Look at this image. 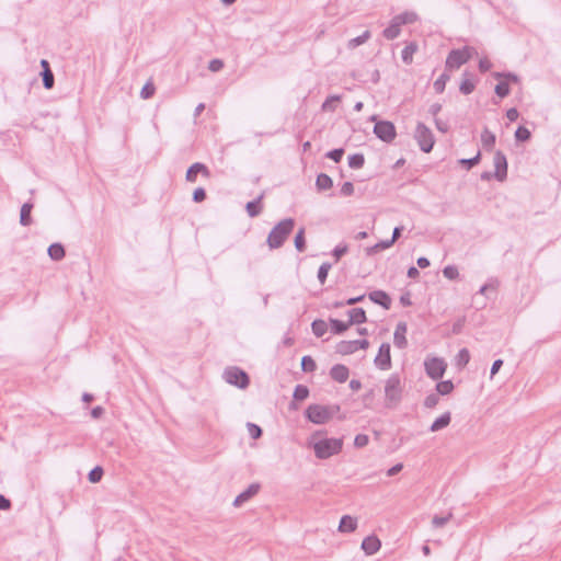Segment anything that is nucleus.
<instances>
[{
  "label": "nucleus",
  "instance_id": "f257e3e1",
  "mask_svg": "<svg viewBox=\"0 0 561 561\" xmlns=\"http://www.w3.org/2000/svg\"><path fill=\"white\" fill-rule=\"evenodd\" d=\"M295 227V220L293 218H285L273 227L267 236L266 243L271 250L280 248L289 234L293 232Z\"/></svg>",
  "mask_w": 561,
  "mask_h": 561
},
{
  "label": "nucleus",
  "instance_id": "f03ea898",
  "mask_svg": "<svg viewBox=\"0 0 561 561\" xmlns=\"http://www.w3.org/2000/svg\"><path fill=\"white\" fill-rule=\"evenodd\" d=\"M401 379L398 374H392L385 383V407L387 409H396L402 400Z\"/></svg>",
  "mask_w": 561,
  "mask_h": 561
},
{
  "label": "nucleus",
  "instance_id": "7ed1b4c3",
  "mask_svg": "<svg viewBox=\"0 0 561 561\" xmlns=\"http://www.w3.org/2000/svg\"><path fill=\"white\" fill-rule=\"evenodd\" d=\"M340 411L339 405L310 404L306 411V417L314 424H324Z\"/></svg>",
  "mask_w": 561,
  "mask_h": 561
},
{
  "label": "nucleus",
  "instance_id": "20e7f679",
  "mask_svg": "<svg viewBox=\"0 0 561 561\" xmlns=\"http://www.w3.org/2000/svg\"><path fill=\"white\" fill-rule=\"evenodd\" d=\"M343 447L342 438H323L313 444L316 457L319 459H328L339 454Z\"/></svg>",
  "mask_w": 561,
  "mask_h": 561
},
{
  "label": "nucleus",
  "instance_id": "39448f33",
  "mask_svg": "<svg viewBox=\"0 0 561 561\" xmlns=\"http://www.w3.org/2000/svg\"><path fill=\"white\" fill-rule=\"evenodd\" d=\"M414 138L423 152L428 153L432 151L435 138L432 130L425 124L417 123L414 131Z\"/></svg>",
  "mask_w": 561,
  "mask_h": 561
},
{
  "label": "nucleus",
  "instance_id": "423d86ee",
  "mask_svg": "<svg viewBox=\"0 0 561 561\" xmlns=\"http://www.w3.org/2000/svg\"><path fill=\"white\" fill-rule=\"evenodd\" d=\"M473 48L465 46L460 49H453L446 58V69H458L465 65L472 56Z\"/></svg>",
  "mask_w": 561,
  "mask_h": 561
},
{
  "label": "nucleus",
  "instance_id": "0eeeda50",
  "mask_svg": "<svg viewBox=\"0 0 561 561\" xmlns=\"http://www.w3.org/2000/svg\"><path fill=\"white\" fill-rule=\"evenodd\" d=\"M224 379L226 380V382L236 386L240 389H245L250 383L248 374L238 367L227 368L224 371Z\"/></svg>",
  "mask_w": 561,
  "mask_h": 561
},
{
  "label": "nucleus",
  "instance_id": "6e6552de",
  "mask_svg": "<svg viewBox=\"0 0 561 561\" xmlns=\"http://www.w3.org/2000/svg\"><path fill=\"white\" fill-rule=\"evenodd\" d=\"M375 121L374 134L377 138L385 142H391L396 138V127L393 123L389 121H376V116L371 117Z\"/></svg>",
  "mask_w": 561,
  "mask_h": 561
},
{
  "label": "nucleus",
  "instance_id": "1a4fd4ad",
  "mask_svg": "<svg viewBox=\"0 0 561 561\" xmlns=\"http://www.w3.org/2000/svg\"><path fill=\"white\" fill-rule=\"evenodd\" d=\"M424 366L427 376L434 380L442 378L447 367L444 359L438 357L426 359Z\"/></svg>",
  "mask_w": 561,
  "mask_h": 561
},
{
  "label": "nucleus",
  "instance_id": "9d476101",
  "mask_svg": "<svg viewBox=\"0 0 561 561\" xmlns=\"http://www.w3.org/2000/svg\"><path fill=\"white\" fill-rule=\"evenodd\" d=\"M493 164L495 168L493 173L494 178L497 181L503 182L507 178V160L502 151H495L493 157Z\"/></svg>",
  "mask_w": 561,
  "mask_h": 561
},
{
  "label": "nucleus",
  "instance_id": "9b49d317",
  "mask_svg": "<svg viewBox=\"0 0 561 561\" xmlns=\"http://www.w3.org/2000/svg\"><path fill=\"white\" fill-rule=\"evenodd\" d=\"M375 364L381 370H388L391 367V356H390V344L382 343L379 347V352L375 357Z\"/></svg>",
  "mask_w": 561,
  "mask_h": 561
},
{
  "label": "nucleus",
  "instance_id": "f8f14e48",
  "mask_svg": "<svg viewBox=\"0 0 561 561\" xmlns=\"http://www.w3.org/2000/svg\"><path fill=\"white\" fill-rule=\"evenodd\" d=\"M197 174H202L205 178H209L210 171L204 163L195 162L187 169L185 180L187 182L194 183L196 182Z\"/></svg>",
  "mask_w": 561,
  "mask_h": 561
},
{
  "label": "nucleus",
  "instance_id": "ddd939ff",
  "mask_svg": "<svg viewBox=\"0 0 561 561\" xmlns=\"http://www.w3.org/2000/svg\"><path fill=\"white\" fill-rule=\"evenodd\" d=\"M261 489L259 483L250 484L243 492H241L233 501V505L236 507L241 506L243 503L248 502L251 497L256 495Z\"/></svg>",
  "mask_w": 561,
  "mask_h": 561
},
{
  "label": "nucleus",
  "instance_id": "4468645a",
  "mask_svg": "<svg viewBox=\"0 0 561 561\" xmlns=\"http://www.w3.org/2000/svg\"><path fill=\"white\" fill-rule=\"evenodd\" d=\"M408 331V325L405 322H399L396 327L393 334V343L398 348H405L408 345V341L405 337Z\"/></svg>",
  "mask_w": 561,
  "mask_h": 561
},
{
  "label": "nucleus",
  "instance_id": "2eb2a0df",
  "mask_svg": "<svg viewBox=\"0 0 561 561\" xmlns=\"http://www.w3.org/2000/svg\"><path fill=\"white\" fill-rule=\"evenodd\" d=\"M368 297L373 302L381 306L386 310H389L391 307V298L383 290H374L369 293Z\"/></svg>",
  "mask_w": 561,
  "mask_h": 561
},
{
  "label": "nucleus",
  "instance_id": "dca6fc26",
  "mask_svg": "<svg viewBox=\"0 0 561 561\" xmlns=\"http://www.w3.org/2000/svg\"><path fill=\"white\" fill-rule=\"evenodd\" d=\"M381 542L376 536H368L362 542V549L366 554L371 556L380 549Z\"/></svg>",
  "mask_w": 561,
  "mask_h": 561
},
{
  "label": "nucleus",
  "instance_id": "f3484780",
  "mask_svg": "<svg viewBox=\"0 0 561 561\" xmlns=\"http://www.w3.org/2000/svg\"><path fill=\"white\" fill-rule=\"evenodd\" d=\"M350 370L345 365L336 364L330 370V376L337 382H345L348 379Z\"/></svg>",
  "mask_w": 561,
  "mask_h": 561
},
{
  "label": "nucleus",
  "instance_id": "a211bd4d",
  "mask_svg": "<svg viewBox=\"0 0 561 561\" xmlns=\"http://www.w3.org/2000/svg\"><path fill=\"white\" fill-rule=\"evenodd\" d=\"M472 77L473 76L468 71H465L462 75L459 91L465 95H468L474 91L476 82L473 81Z\"/></svg>",
  "mask_w": 561,
  "mask_h": 561
},
{
  "label": "nucleus",
  "instance_id": "6ab92c4d",
  "mask_svg": "<svg viewBox=\"0 0 561 561\" xmlns=\"http://www.w3.org/2000/svg\"><path fill=\"white\" fill-rule=\"evenodd\" d=\"M348 323L350 327L353 324H362L367 321L366 312L363 308H353L348 311Z\"/></svg>",
  "mask_w": 561,
  "mask_h": 561
},
{
  "label": "nucleus",
  "instance_id": "aec40b11",
  "mask_svg": "<svg viewBox=\"0 0 561 561\" xmlns=\"http://www.w3.org/2000/svg\"><path fill=\"white\" fill-rule=\"evenodd\" d=\"M401 34V26L391 19L389 25L382 31V36L388 41H393Z\"/></svg>",
  "mask_w": 561,
  "mask_h": 561
},
{
  "label": "nucleus",
  "instance_id": "412c9836",
  "mask_svg": "<svg viewBox=\"0 0 561 561\" xmlns=\"http://www.w3.org/2000/svg\"><path fill=\"white\" fill-rule=\"evenodd\" d=\"M394 21L399 23L400 26L407 24H413L419 20V15L413 11H404L400 14H397L392 18Z\"/></svg>",
  "mask_w": 561,
  "mask_h": 561
},
{
  "label": "nucleus",
  "instance_id": "4be33fe9",
  "mask_svg": "<svg viewBox=\"0 0 561 561\" xmlns=\"http://www.w3.org/2000/svg\"><path fill=\"white\" fill-rule=\"evenodd\" d=\"M263 197H264V194L262 193L254 201L247 203L245 209L250 217H257L262 213L261 202H262Z\"/></svg>",
  "mask_w": 561,
  "mask_h": 561
},
{
  "label": "nucleus",
  "instance_id": "5701e85b",
  "mask_svg": "<svg viewBox=\"0 0 561 561\" xmlns=\"http://www.w3.org/2000/svg\"><path fill=\"white\" fill-rule=\"evenodd\" d=\"M335 351L341 355H350L357 351L356 341H341L336 344Z\"/></svg>",
  "mask_w": 561,
  "mask_h": 561
},
{
  "label": "nucleus",
  "instance_id": "b1692460",
  "mask_svg": "<svg viewBox=\"0 0 561 561\" xmlns=\"http://www.w3.org/2000/svg\"><path fill=\"white\" fill-rule=\"evenodd\" d=\"M451 421V414L450 412H445L439 417H437L431 425L430 431L431 432H438L449 425Z\"/></svg>",
  "mask_w": 561,
  "mask_h": 561
},
{
  "label": "nucleus",
  "instance_id": "393cba45",
  "mask_svg": "<svg viewBox=\"0 0 561 561\" xmlns=\"http://www.w3.org/2000/svg\"><path fill=\"white\" fill-rule=\"evenodd\" d=\"M357 527V520L350 515L342 516L339 525L341 533H352Z\"/></svg>",
  "mask_w": 561,
  "mask_h": 561
},
{
  "label": "nucleus",
  "instance_id": "a878e982",
  "mask_svg": "<svg viewBox=\"0 0 561 561\" xmlns=\"http://www.w3.org/2000/svg\"><path fill=\"white\" fill-rule=\"evenodd\" d=\"M495 135L488 127H484L481 133V142L483 148L491 151L495 145Z\"/></svg>",
  "mask_w": 561,
  "mask_h": 561
},
{
  "label": "nucleus",
  "instance_id": "bb28decb",
  "mask_svg": "<svg viewBox=\"0 0 561 561\" xmlns=\"http://www.w3.org/2000/svg\"><path fill=\"white\" fill-rule=\"evenodd\" d=\"M48 255L54 261H60L65 257L66 251L62 244L53 243L48 247Z\"/></svg>",
  "mask_w": 561,
  "mask_h": 561
},
{
  "label": "nucleus",
  "instance_id": "cd10ccee",
  "mask_svg": "<svg viewBox=\"0 0 561 561\" xmlns=\"http://www.w3.org/2000/svg\"><path fill=\"white\" fill-rule=\"evenodd\" d=\"M417 50V44L414 42L409 43L401 51L402 61L410 65L413 61V55Z\"/></svg>",
  "mask_w": 561,
  "mask_h": 561
},
{
  "label": "nucleus",
  "instance_id": "c85d7f7f",
  "mask_svg": "<svg viewBox=\"0 0 561 561\" xmlns=\"http://www.w3.org/2000/svg\"><path fill=\"white\" fill-rule=\"evenodd\" d=\"M33 209L32 203H24L21 207L20 224L22 226H30L32 224L31 211Z\"/></svg>",
  "mask_w": 561,
  "mask_h": 561
},
{
  "label": "nucleus",
  "instance_id": "c756f323",
  "mask_svg": "<svg viewBox=\"0 0 561 561\" xmlns=\"http://www.w3.org/2000/svg\"><path fill=\"white\" fill-rule=\"evenodd\" d=\"M316 186L318 191H327L333 186V181L328 174L320 173L317 176Z\"/></svg>",
  "mask_w": 561,
  "mask_h": 561
},
{
  "label": "nucleus",
  "instance_id": "7c9ffc66",
  "mask_svg": "<svg viewBox=\"0 0 561 561\" xmlns=\"http://www.w3.org/2000/svg\"><path fill=\"white\" fill-rule=\"evenodd\" d=\"M371 34L369 31H365L362 35L352 38L347 42V48L348 49H355L356 47L365 44L369 38Z\"/></svg>",
  "mask_w": 561,
  "mask_h": 561
},
{
  "label": "nucleus",
  "instance_id": "2f4dec72",
  "mask_svg": "<svg viewBox=\"0 0 561 561\" xmlns=\"http://www.w3.org/2000/svg\"><path fill=\"white\" fill-rule=\"evenodd\" d=\"M311 329L316 336L321 337L328 331V324L324 320L317 319L311 323Z\"/></svg>",
  "mask_w": 561,
  "mask_h": 561
},
{
  "label": "nucleus",
  "instance_id": "473e14b6",
  "mask_svg": "<svg viewBox=\"0 0 561 561\" xmlns=\"http://www.w3.org/2000/svg\"><path fill=\"white\" fill-rule=\"evenodd\" d=\"M330 327H331L332 333L342 334L350 328V323L343 322L337 319H330Z\"/></svg>",
  "mask_w": 561,
  "mask_h": 561
},
{
  "label": "nucleus",
  "instance_id": "72a5a7b5",
  "mask_svg": "<svg viewBox=\"0 0 561 561\" xmlns=\"http://www.w3.org/2000/svg\"><path fill=\"white\" fill-rule=\"evenodd\" d=\"M295 248L298 252H304L306 250V238H305V228H300L295 236Z\"/></svg>",
  "mask_w": 561,
  "mask_h": 561
},
{
  "label": "nucleus",
  "instance_id": "f704fd0d",
  "mask_svg": "<svg viewBox=\"0 0 561 561\" xmlns=\"http://www.w3.org/2000/svg\"><path fill=\"white\" fill-rule=\"evenodd\" d=\"M365 163V157L363 153H354L348 157V165L352 169H360Z\"/></svg>",
  "mask_w": 561,
  "mask_h": 561
},
{
  "label": "nucleus",
  "instance_id": "c9c22d12",
  "mask_svg": "<svg viewBox=\"0 0 561 561\" xmlns=\"http://www.w3.org/2000/svg\"><path fill=\"white\" fill-rule=\"evenodd\" d=\"M454 389V383L450 380L439 381L436 385V391L439 396L449 394Z\"/></svg>",
  "mask_w": 561,
  "mask_h": 561
},
{
  "label": "nucleus",
  "instance_id": "e433bc0d",
  "mask_svg": "<svg viewBox=\"0 0 561 561\" xmlns=\"http://www.w3.org/2000/svg\"><path fill=\"white\" fill-rule=\"evenodd\" d=\"M309 396V389L305 385H297L294 390V399L297 401H302L307 399Z\"/></svg>",
  "mask_w": 561,
  "mask_h": 561
},
{
  "label": "nucleus",
  "instance_id": "4c0bfd02",
  "mask_svg": "<svg viewBox=\"0 0 561 561\" xmlns=\"http://www.w3.org/2000/svg\"><path fill=\"white\" fill-rule=\"evenodd\" d=\"M449 80V75L446 72L442 73L434 82L433 88L436 93H443L445 90L446 82Z\"/></svg>",
  "mask_w": 561,
  "mask_h": 561
},
{
  "label": "nucleus",
  "instance_id": "58836bf2",
  "mask_svg": "<svg viewBox=\"0 0 561 561\" xmlns=\"http://www.w3.org/2000/svg\"><path fill=\"white\" fill-rule=\"evenodd\" d=\"M316 368H317V364L311 356L306 355L301 358V369L305 373L314 371Z\"/></svg>",
  "mask_w": 561,
  "mask_h": 561
},
{
  "label": "nucleus",
  "instance_id": "ea45409f",
  "mask_svg": "<svg viewBox=\"0 0 561 561\" xmlns=\"http://www.w3.org/2000/svg\"><path fill=\"white\" fill-rule=\"evenodd\" d=\"M43 85L45 89L50 90L54 87L55 78L51 70L42 71Z\"/></svg>",
  "mask_w": 561,
  "mask_h": 561
},
{
  "label": "nucleus",
  "instance_id": "a19ab883",
  "mask_svg": "<svg viewBox=\"0 0 561 561\" xmlns=\"http://www.w3.org/2000/svg\"><path fill=\"white\" fill-rule=\"evenodd\" d=\"M453 518V514L448 513L446 516H437L435 515L432 519V526L434 528L444 527L450 519Z\"/></svg>",
  "mask_w": 561,
  "mask_h": 561
},
{
  "label": "nucleus",
  "instance_id": "79ce46f5",
  "mask_svg": "<svg viewBox=\"0 0 561 561\" xmlns=\"http://www.w3.org/2000/svg\"><path fill=\"white\" fill-rule=\"evenodd\" d=\"M497 96L501 99L507 96L510 94V85L507 81H500L494 89Z\"/></svg>",
  "mask_w": 561,
  "mask_h": 561
},
{
  "label": "nucleus",
  "instance_id": "37998d69",
  "mask_svg": "<svg viewBox=\"0 0 561 561\" xmlns=\"http://www.w3.org/2000/svg\"><path fill=\"white\" fill-rule=\"evenodd\" d=\"M103 468L100 466L94 467L88 474L89 481L92 483H98L101 481L103 477Z\"/></svg>",
  "mask_w": 561,
  "mask_h": 561
},
{
  "label": "nucleus",
  "instance_id": "c03bdc74",
  "mask_svg": "<svg viewBox=\"0 0 561 561\" xmlns=\"http://www.w3.org/2000/svg\"><path fill=\"white\" fill-rule=\"evenodd\" d=\"M493 77L495 79H505L504 81H507L508 83L510 82H513V83L519 82L518 76H516L513 72H494Z\"/></svg>",
  "mask_w": 561,
  "mask_h": 561
},
{
  "label": "nucleus",
  "instance_id": "a18cd8bd",
  "mask_svg": "<svg viewBox=\"0 0 561 561\" xmlns=\"http://www.w3.org/2000/svg\"><path fill=\"white\" fill-rule=\"evenodd\" d=\"M531 137V134L528 128L524 126H519L515 131V138L517 141H527Z\"/></svg>",
  "mask_w": 561,
  "mask_h": 561
},
{
  "label": "nucleus",
  "instance_id": "49530a36",
  "mask_svg": "<svg viewBox=\"0 0 561 561\" xmlns=\"http://www.w3.org/2000/svg\"><path fill=\"white\" fill-rule=\"evenodd\" d=\"M330 268H331V264L328 262L322 263L320 265V267L318 270V279H319L320 284L323 285L325 283Z\"/></svg>",
  "mask_w": 561,
  "mask_h": 561
},
{
  "label": "nucleus",
  "instance_id": "de8ad7c7",
  "mask_svg": "<svg viewBox=\"0 0 561 561\" xmlns=\"http://www.w3.org/2000/svg\"><path fill=\"white\" fill-rule=\"evenodd\" d=\"M480 159H481V153H480V151H478V153L473 158L461 159L459 162H460V164L466 167L467 170H470L480 162Z\"/></svg>",
  "mask_w": 561,
  "mask_h": 561
},
{
  "label": "nucleus",
  "instance_id": "09e8293b",
  "mask_svg": "<svg viewBox=\"0 0 561 561\" xmlns=\"http://www.w3.org/2000/svg\"><path fill=\"white\" fill-rule=\"evenodd\" d=\"M154 91H156V88H154L153 83L147 82L140 91V96L144 100L150 99L154 94Z\"/></svg>",
  "mask_w": 561,
  "mask_h": 561
},
{
  "label": "nucleus",
  "instance_id": "8fccbe9b",
  "mask_svg": "<svg viewBox=\"0 0 561 561\" xmlns=\"http://www.w3.org/2000/svg\"><path fill=\"white\" fill-rule=\"evenodd\" d=\"M439 402V394L438 393H430L426 396L424 400V405L428 409L435 408Z\"/></svg>",
  "mask_w": 561,
  "mask_h": 561
},
{
  "label": "nucleus",
  "instance_id": "3c124183",
  "mask_svg": "<svg viewBox=\"0 0 561 561\" xmlns=\"http://www.w3.org/2000/svg\"><path fill=\"white\" fill-rule=\"evenodd\" d=\"M443 274L448 279H456L459 276L458 268L454 265H447L444 267Z\"/></svg>",
  "mask_w": 561,
  "mask_h": 561
},
{
  "label": "nucleus",
  "instance_id": "603ef678",
  "mask_svg": "<svg viewBox=\"0 0 561 561\" xmlns=\"http://www.w3.org/2000/svg\"><path fill=\"white\" fill-rule=\"evenodd\" d=\"M247 426L249 434L253 439H259L262 436V428L259 425L249 422Z\"/></svg>",
  "mask_w": 561,
  "mask_h": 561
},
{
  "label": "nucleus",
  "instance_id": "864d4df0",
  "mask_svg": "<svg viewBox=\"0 0 561 561\" xmlns=\"http://www.w3.org/2000/svg\"><path fill=\"white\" fill-rule=\"evenodd\" d=\"M343 154H344V149L343 148H336V149H333L329 152H327V157L331 160H333L334 162H340L341 159L343 158Z\"/></svg>",
  "mask_w": 561,
  "mask_h": 561
},
{
  "label": "nucleus",
  "instance_id": "5fc2aeb1",
  "mask_svg": "<svg viewBox=\"0 0 561 561\" xmlns=\"http://www.w3.org/2000/svg\"><path fill=\"white\" fill-rule=\"evenodd\" d=\"M369 443V437L366 434H357L354 438V446L357 448H363L367 446Z\"/></svg>",
  "mask_w": 561,
  "mask_h": 561
},
{
  "label": "nucleus",
  "instance_id": "6e6d98bb",
  "mask_svg": "<svg viewBox=\"0 0 561 561\" xmlns=\"http://www.w3.org/2000/svg\"><path fill=\"white\" fill-rule=\"evenodd\" d=\"M340 101L339 95H331L329 96L322 104L323 111H334V103Z\"/></svg>",
  "mask_w": 561,
  "mask_h": 561
},
{
  "label": "nucleus",
  "instance_id": "4d7b16f0",
  "mask_svg": "<svg viewBox=\"0 0 561 561\" xmlns=\"http://www.w3.org/2000/svg\"><path fill=\"white\" fill-rule=\"evenodd\" d=\"M348 247L345 243L337 244L333 250V256L335 261H339L345 253H347Z\"/></svg>",
  "mask_w": 561,
  "mask_h": 561
},
{
  "label": "nucleus",
  "instance_id": "13d9d810",
  "mask_svg": "<svg viewBox=\"0 0 561 561\" xmlns=\"http://www.w3.org/2000/svg\"><path fill=\"white\" fill-rule=\"evenodd\" d=\"M206 199V191L203 187H197L193 192V201L195 203H202Z\"/></svg>",
  "mask_w": 561,
  "mask_h": 561
},
{
  "label": "nucleus",
  "instance_id": "bf43d9fd",
  "mask_svg": "<svg viewBox=\"0 0 561 561\" xmlns=\"http://www.w3.org/2000/svg\"><path fill=\"white\" fill-rule=\"evenodd\" d=\"M224 68V61L221 59H213L209 61L208 69L211 72H218Z\"/></svg>",
  "mask_w": 561,
  "mask_h": 561
},
{
  "label": "nucleus",
  "instance_id": "052dcab7",
  "mask_svg": "<svg viewBox=\"0 0 561 561\" xmlns=\"http://www.w3.org/2000/svg\"><path fill=\"white\" fill-rule=\"evenodd\" d=\"M341 195L343 196H351L354 193V184L352 182H345L341 186L340 191Z\"/></svg>",
  "mask_w": 561,
  "mask_h": 561
},
{
  "label": "nucleus",
  "instance_id": "680f3d73",
  "mask_svg": "<svg viewBox=\"0 0 561 561\" xmlns=\"http://www.w3.org/2000/svg\"><path fill=\"white\" fill-rule=\"evenodd\" d=\"M470 359V354L467 348H461L458 353V363L462 365H467Z\"/></svg>",
  "mask_w": 561,
  "mask_h": 561
},
{
  "label": "nucleus",
  "instance_id": "e2e57ef3",
  "mask_svg": "<svg viewBox=\"0 0 561 561\" xmlns=\"http://www.w3.org/2000/svg\"><path fill=\"white\" fill-rule=\"evenodd\" d=\"M434 122H435V126L436 128L442 131V133H447L448 131V124L439 118H434Z\"/></svg>",
  "mask_w": 561,
  "mask_h": 561
},
{
  "label": "nucleus",
  "instance_id": "0e129e2a",
  "mask_svg": "<svg viewBox=\"0 0 561 561\" xmlns=\"http://www.w3.org/2000/svg\"><path fill=\"white\" fill-rule=\"evenodd\" d=\"M519 116L518 111L515 107L508 108L506 111V117L510 122H515Z\"/></svg>",
  "mask_w": 561,
  "mask_h": 561
},
{
  "label": "nucleus",
  "instance_id": "69168bd1",
  "mask_svg": "<svg viewBox=\"0 0 561 561\" xmlns=\"http://www.w3.org/2000/svg\"><path fill=\"white\" fill-rule=\"evenodd\" d=\"M492 67V64L489 59L483 58L479 61V69L481 72L488 71Z\"/></svg>",
  "mask_w": 561,
  "mask_h": 561
},
{
  "label": "nucleus",
  "instance_id": "338daca9",
  "mask_svg": "<svg viewBox=\"0 0 561 561\" xmlns=\"http://www.w3.org/2000/svg\"><path fill=\"white\" fill-rule=\"evenodd\" d=\"M402 469H403V465L402 463H397V465L392 466L387 471V476L388 477H393V476L398 474Z\"/></svg>",
  "mask_w": 561,
  "mask_h": 561
},
{
  "label": "nucleus",
  "instance_id": "774afa93",
  "mask_svg": "<svg viewBox=\"0 0 561 561\" xmlns=\"http://www.w3.org/2000/svg\"><path fill=\"white\" fill-rule=\"evenodd\" d=\"M11 508V501L4 495L0 494V510L7 511Z\"/></svg>",
  "mask_w": 561,
  "mask_h": 561
}]
</instances>
